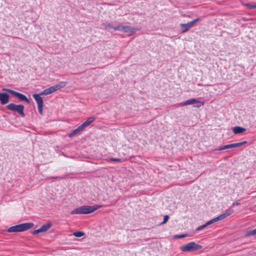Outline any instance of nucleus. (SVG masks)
<instances>
[{"label": "nucleus", "mask_w": 256, "mask_h": 256, "mask_svg": "<svg viewBox=\"0 0 256 256\" xmlns=\"http://www.w3.org/2000/svg\"><path fill=\"white\" fill-rule=\"evenodd\" d=\"M34 226L32 223H24L10 227L8 232H21L30 229Z\"/></svg>", "instance_id": "obj_1"}, {"label": "nucleus", "mask_w": 256, "mask_h": 256, "mask_svg": "<svg viewBox=\"0 0 256 256\" xmlns=\"http://www.w3.org/2000/svg\"><path fill=\"white\" fill-rule=\"evenodd\" d=\"M202 248L201 245L192 242L180 247V250L184 252H190L199 250Z\"/></svg>", "instance_id": "obj_2"}, {"label": "nucleus", "mask_w": 256, "mask_h": 256, "mask_svg": "<svg viewBox=\"0 0 256 256\" xmlns=\"http://www.w3.org/2000/svg\"><path fill=\"white\" fill-rule=\"evenodd\" d=\"M66 85V82H61L54 86H51L48 88L44 90L42 92H41L40 94L48 95L50 94L60 90V88L64 87Z\"/></svg>", "instance_id": "obj_3"}, {"label": "nucleus", "mask_w": 256, "mask_h": 256, "mask_svg": "<svg viewBox=\"0 0 256 256\" xmlns=\"http://www.w3.org/2000/svg\"><path fill=\"white\" fill-rule=\"evenodd\" d=\"M7 108L14 112H16L21 116H24V106L21 104L17 105L12 103L8 104L6 106Z\"/></svg>", "instance_id": "obj_4"}, {"label": "nucleus", "mask_w": 256, "mask_h": 256, "mask_svg": "<svg viewBox=\"0 0 256 256\" xmlns=\"http://www.w3.org/2000/svg\"><path fill=\"white\" fill-rule=\"evenodd\" d=\"M200 20V18H198L193 20L186 24H181L180 26L182 30V32L184 33L188 31L191 28L194 26V24Z\"/></svg>", "instance_id": "obj_5"}, {"label": "nucleus", "mask_w": 256, "mask_h": 256, "mask_svg": "<svg viewBox=\"0 0 256 256\" xmlns=\"http://www.w3.org/2000/svg\"><path fill=\"white\" fill-rule=\"evenodd\" d=\"M32 96L38 104V108L39 113L42 115L43 114L42 110L44 107V102L42 98L38 94H33Z\"/></svg>", "instance_id": "obj_6"}, {"label": "nucleus", "mask_w": 256, "mask_h": 256, "mask_svg": "<svg viewBox=\"0 0 256 256\" xmlns=\"http://www.w3.org/2000/svg\"><path fill=\"white\" fill-rule=\"evenodd\" d=\"M3 90L6 91L8 92L9 93L14 95L15 96H16L18 98L26 102L27 103H30V100L23 94H20V92H15L13 90H11L10 89H2Z\"/></svg>", "instance_id": "obj_7"}, {"label": "nucleus", "mask_w": 256, "mask_h": 256, "mask_svg": "<svg viewBox=\"0 0 256 256\" xmlns=\"http://www.w3.org/2000/svg\"><path fill=\"white\" fill-rule=\"evenodd\" d=\"M101 208V206L94 205L93 206H82L83 214H88L92 213L96 210Z\"/></svg>", "instance_id": "obj_8"}, {"label": "nucleus", "mask_w": 256, "mask_h": 256, "mask_svg": "<svg viewBox=\"0 0 256 256\" xmlns=\"http://www.w3.org/2000/svg\"><path fill=\"white\" fill-rule=\"evenodd\" d=\"M234 210L233 209H232V208H229L228 209L226 210L224 214H220L218 216L214 218L215 220V221L216 222H217L218 221L222 220L224 218H226L227 216L232 214L234 213Z\"/></svg>", "instance_id": "obj_9"}, {"label": "nucleus", "mask_w": 256, "mask_h": 256, "mask_svg": "<svg viewBox=\"0 0 256 256\" xmlns=\"http://www.w3.org/2000/svg\"><path fill=\"white\" fill-rule=\"evenodd\" d=\"M51 226L50 223H47L42 226L40 228L32 232V234H37L38 233L46 232Z\"/></svg>", "instance_id": "obj_10"}, {"label": "nucleus", "mask_w": 256, "mask_h": 256, "mask_svg": "<svg viewBox=\"0 0 256 256\" xmlns=\"http://www.w3.org/2000/svg\"><path fill=\"white\" fill-rule=\"evenodd\" d=\"M136 29L128 26H124L123 28V32L127 33L128 36H130L135 34Z\"/></svg>", "instance_id": "obj_11"}, {"label": "nucleus", "mask_w": 256, "mask_h": 256, "mask_svg": "<svg viewBox=\"0 0 256 256\" xmlns=\"http://www.w3.org/2000/svg\"><path fill=\"white\" fill-rule=\"evenodd\" d=\"M246 142H247L246 141H244V142H237V143L228 144H226V145H224L223 146L224 148V150H226V149H228V148H236L238 146H241L244 144H246Z\"/></svg>", "instance_id": "obj_12"}, {"label": "nucleus", "mask_w": 256, "mask_h": 256, "mask_svg": "<svg viewBox=\"0 0 256 256\" xmlns=\"http://www.w3.org/2000/svg\"><path fill=\"white\" fill-rule=\"evenodd\" d=\"M10 96L6 93H0V102L2 104H5L8 102Z\"/></svg>", "instance_id": "obj_13"}, {"label": "nucleus", "mask_w": 256, "mask_h": 256, "mask_svg": "<svg viewBox=\"0 0 256 256\" xmlns=\"http://www.w3.org/2000/svg\"><path fill=\"white\" fill-rule=\"evenodd\" d=\"M196 102H198V100L196 98H191V99H189L187 100H186L184 102H180V104H179V106H185L194 104Z\"/></svg>", "instance_id": "obj_14"}, {"label": "nucleus", "mask_w": 256, "mask_h": 256, "mask_svg": "<svg viewBox=\"0 0 256 256\" xmlns=\"http://www.w3.org/2000/svg\"><path fill=\"white\" fill-rule=\"evenodd\" d=\"M94 120V117H89L82 124L80 125V126L84 130V128L88 126L92 122H93Z\"/></svg>", "instance_id": "obj_15"}, {"label": "nucleus", "mask_w": 256, "mask_h": 256, "mask_svg": "<svg viewBox=\"0 0 256 256\" xmlns=\"http://www.w3.org/2000/svg\"><path fill=\"white\" fill-rule=\"evenodd\" d=\"M246 130L245 128L240 126H235L232 129V132L235 134H242Z\"/></svg>", "instance_id": "obj_16"}, {"label": "nucleus", "mask_w": 256, "mask_h": 256, "mask_svg": "<svg viewBox=\"0 0 256 256\" xmlns=\"http://www.w3.org/2000/svg\"><path fill=\"white\" fill-rule=\"evenodd\" d=\"M214 222H216L215 221L214 218H213V219L210 220V221H208V222H207L205 224L198 227L196 229V230L200 231V230L212 224Z\"/></svg>", "instance_id": "obj_17"}, {"label": "nucleus", "mask_w": 256, "mask_h": 256, "mask_svg": "<svg viewBox=\"0 0 256 256\" xmlns=\"http://www.w3.org/2000/svg\"><path fill=\"white\" fill-rule=\"evenodd\" d=\"M83 129L80 126H79L77 128L75 129L74 130H73L70 134V136H75L76 134H78L79 132L82 130Z\"/></svg>", "instance_id": "obj_18"}, {"label": "nucleus", "mask_w": 256, "mask_h": 256, "mask_svg": "<svg viewBox=\"0 0 256 256\" xmlns=\"http://www.w3.org/2000/svg\"><path fill=\"white\" fill-rule=\"evenodd\" d=\"M71 214H83L82 206L76 208L70 212Z\"/></svg>", "instance_id": "obj_19"}, {"label": "nucleus", "mask_w": 256, "mask_h": 256, "mask_svg": "<svg viewBox=\"0 0 256 256\" xmlns=\"http://www.w3.org/2000/svg\"><path fill=\"white\" fill-rule=\"evenodd\" d=\"M73 234L76 237L80 238L84 236V233L82 232H74Z\"/></svg>", "instance_id": "obj_20"}, {"label": "nucleus", "mask_w": 256, "mask_h": 256, "mask_svg": "<svg viewBox=\"0 0 256 256\" xmlns=\"http://www.w3.org/2000/svg\"><path fill=\"white\" fill-rule=\"evenodd\" d=\"M124 26H114L112 28L116 30L123 31V28Z\"/></svg>", "instance_id": "obj_21"}, {"label": "nucleus", "mask_w": 256, "mask_h": 256, "mask_svg": "<svg viewBox=\"0 0 256 256\" xmlns=\"http://www.w3.org/2000/svg\"><path fill=\"white\" fill-rule=\"evenodd\" d=\"M256 234V228L247 232V236H253Z\"/></svg>", "instance_id": "obj_22"}, {"label": "nucleus", "mask_w": 256, "mask_h": 256, "mask_svg": "<svg viewBox=\"0 0 256 256\" xmlns=\"http://www.w3.org/2000/svg\"><path fill=\"white\" fill-rule=\"evenodd\" d=\"M102 26L104 27L106 29L110 28H112V27H114L112 26L110 24L108 23L103 24Z\"/></svg>", "instance_id": "obj_23"}, {"label": "nucleus", "mask_w": 256, "mask_h": 256, "mask_svg": "<svg viewBox=\"0 0 256 256\" xmlns=\"http://www.w3.org/2000/svg\"><path fill=\"white\" fill-rule=\"evenodd\" d=\"M169 218V216L168 215H165L164 218V220L161 222L160 224H163L166 223Z\"/></svg>", "instance_id": "obj_24"}, {"label": "nucleus", "mask_w": 256, "mask_h": 256, "mask_svg": "<svg viewBox=\"0 0 256 256\" xmlns=\"http://www.w3.org/2000/svg\"><path fill=\"white\" fill-rule=\"evenodd\" d=\"M198 102H196V104H197L198 105L194 106L195 107L200 108V107L202 106H203L204 104V102H202V101L199 100H198Z\"/></svg>", "instance_id": "obj_25"}, {"label": "nucleus", "mask_w": 256, "mask_h": 256, "mask_svg": "<svg viewBox=\"0 0 256 256\" xmlns=\"http://www.w3.org/2000/svg\"><path fill=\"white\" fill-rule=\"evenodd\" d=\"M198 102H196V104H197L198 105L194 106L195 107L200 108V107L202 106H203L204 104V102H202V101L199 100H198Z\"/></svg>", "instance_id": "obj_26"}, {"label": "nucleus", "mask_w": 256, "mask_h": 256, "mask_svg": "<svg viewBox=\"0 0 256 256\" xmlns=\"http://www.w3.org/2000/svg\"><path fill=\"white\" fill-rule=\"evenodd\" d=\"M246 6L250 9L256 8V4H246Z\"/></svg>", "instance_id": "obj_27"}, {"label": "nucleus", "mask_w": 256, "mask_h": 256, "mask_svg": "<svg viewBox=\"0 0 256 256\" xmlns=\"http://www.w3.org/2000/svg\"><path fill=\"white\" fill-rule=\"evenodd\" d=\"M110 160L118 162H122L121 159L119 158H110Z\"/></svg>", "instance_id": "obj_28"}, {"label": "nucleus", "mask_w": 256, "mask_h": 256, "mask_svg": "<svg viewBox=\"0 0 256 256\" xmlns=\"http://www.w3.org/2000/svg\"><path fill=\"white\" fill-rule=\"evenodd\" d=\"M187 234H180V235H177V236H176V238H183L185 236H186Z\"/></svg>", "instance_id": "obj_29"}, {"label": "nucleus", "mask_w": 256, "mask_h": 256, "mask_svg": "<svg viewBox=\"0 0 256 256\" xmlns=\"http://www.w3.org/2000/svg\"><path fill=\"white\" fill-rule=\"evenodd\" d=\"M224 150V146H220L216 148L214 150Z\"/></svg>", "instance_id": "obj_30"}, {"label": "nucleus", "mask_w": 256, "mask_h": 256, "mask_svg": "<svg viewBox=\"0 0 256 256\" xmlns=\"http://www.w3.org/2000/svg\"><path fill=\"white\" fill-rule=\"evenodd\" d=\"M240 204V203L238 202H236L232 204V206H235L239 205Z\"/></svg>", "instance_id": "obj_31"}]
</instances>
